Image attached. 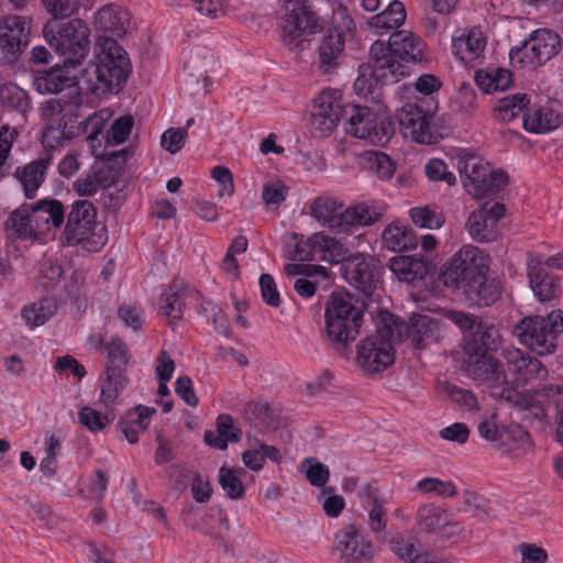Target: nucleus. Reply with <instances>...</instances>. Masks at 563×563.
<instances>
[{
	"label": "nucleus",
	"mask_w": 563,
	"mask_h": 563,
	"mask_svg": "<svg viewBox=\"0 0 563 563\" xmlns=\"http://www.w3.org/2000/svg\"><path fill=\"white\" fill-rule=\"evenodd\" d=\"M36 89L41 93H56V98L47 100L42 107L44 128L42 143L54 148L70 139L68 125L80 117L82 97L73 78L66 77L62 69H51L35 79Z\"/></svg>",
	"instance_id": "obj_1"
},
{
	"label": "nucleus",
	"mask_w": 563,
	"mask_h": 563,
	"mask_svg": "<svg viewBox=\"0 0 563 563\" xmlns=\"http://www.w3.org/2000/svg\"><path fill=\"white\" fill-rule=\"evenodd\" d=\"M405 325L389 312H383L375 333L361 340L355 362L367 374L385 371L395 361L394 345L402 341Z\"/></svg>",
	"instance_id": "obj_2"
},
{
	"label": "nucleus",
	"mask_w": 563,
	"mask_h": 563,
	"mask_svg": "<svg viewBox=\"0 0 563 563\" xmlns=\"http://www.w3.org/2000/svg\"><path fill=\"white\" fill-rule=\"evenodd\" d=\"M64 246H80L88 252H98L107 241V228L97 221V209L89 200L71 203L66 225L59 236Z\"/></svg>",
	"instance_id": "obj_3"
},
{
	"label": "nucleus",
	"mask_w": 563,
	"mask_h": 563,
	"mask_svg": "<svg viewBox=\"0 0 563 563\" xmlns=\"http://www.w3.org/2000/svg\"><path fill=\"white\" fill-rule=\"evenodd\" d=\"M563 333V310H553L544 317L522 318L512 330L518 342L540 356L553 354L558 338Z\"/></svg>",
	"instance_id": "obj_4"
},
{
	"label": "nucleus",
	"mask_w": 563,
	"mask_h": 563,
	"mask_svg": "<svg viewBox=\"0 0 563 563\" xmlns=\"http://www.w3.org/2000/svg\"><path fill=\"white\" fill-rule=\"evenodd\" d=\"M363 311L346 294H333L324 309L325 338L338 347H345L360 332Z\"/></svg>",
	"instance_id": "obj_5"
},
{
	"label": "nucleus",
	"mask_w": 563,
	"mask_h": 563,
	"mask_svg": "<svg viewBox=\"0 0 563 563\" xmlns=\"http://www.w3.org/2000/svg\"><path fill=\"white\" fill-rule=\"evenodd\" d=\"M311 214L323 225L349 233L353 228L371 225L380 213L365 203L344 209L343 203L331 197H319L310 205Z\"/></svg>",
	"instance_id": "obj_6"
},
{
	"label": "nucleus",
	"mask_w": 563,
	"mask_h": 563,
	"mask_svg": "<svg viewBox=\"0 0 563 563\" xmlns=\"http://www.w3.org/2000/svg\"><path fill=\"white\" fill-rule=\"evenodd\" d=\"M44 36L49 46L60 55L65 65L81 64L90 51V29L79 18L60 23L56 29L52 27L51 23L46 24Z\"/></svg>",
	"instance_id": "obj_7"
},
{
	"label": "nucleus",
	"mask_w": 563,
	"mask_h": 563,
	"mask_svg": "<svg viewBox=\"0 0 563 563\" xmlns=\"http://www.w3.org/2000/svg\"><path fill=\"white\" fill-rule=\"evenodd\" d=\"M278 26L283 46L299 53L303 49L305 36L318 27V18L308 0H282Z\"/></svg>",
	"instance_id": "obj_8"
},
{
	"label": "nucleus",
	"mask_w": 563,
	"mask_h": 563,
	"mask_svg": "<svg viewBox=\"0 0 563 563\" xmlns=\"http://www.w3.org/2000/svg\"><path fill=\"white\" fill-rule=\"evenodd\" d=\"M98 63L85 69L88 81L96 77L107 89L118 87L130 73V59L126 52L111 36H100L97 40Z\"/></svg>",
	"instance_id": "obj_9"
},
{
	"label": "nucleus",
	"mask_w": 563,
	"mask_h": 563,
	"mask_svg": "<svg viewBox=\"0 0 563 563\" xmlns=\"http://www.w3.org/2000/svg\"><path fill=\"white\" fill-rule=\"evenodd\" d=\"M457 168L463 177L465 189L475 198L495 194L508 181V176L505 172L492 170L488 163L475 154H461Z\"/></svg>",
	"instance_id": "obj_10"
},
{
	"label": "nucleus",
	"mask_w": 563,
	"mask_h": 563,
	"mask_svg": "<svg viewBox=\"0 0 563 563\" xmlns=\"http://www.w3.org/2000/svg\"><path fill=\"white\" fill-rule=\"evenodd\" d=\"M463 362V369L473 380L485 384L494 397L512 401L515 390L508 386V380L500 364L485 352H470Z\"/></svg>",
	"instance_id": "obj_11"
},
{
	"label": "nucleus",
	"mask_w": 563,
	"mask_h": 563,
	"mask_svg": "<svg viewBox=\"0 0 563 563\" xmlns=\"http://www.w3.org/2000/svg\"><path fill=\"white\" fill-rule=\"evenodd\" d=\"M107 351V379L101 386L100 401L109 408L115 405L119 395L128 385L125 365L130 360L129 349L125 343L114 338L106 344Z\"/></svg>",
	"instance_id": "obj_12"
},
{
	"label": "nucleus",
	"mask_w": 563,
	"mask_h": 563,
	"mask_svg": "<svg viewBox=\"0 0 563 563\" xmlns=\"http://www.w3.org/2000/svg\"><path fill=\"white\" fill-rule=\"evenodd\" d=\"M33 19L8 14L0 20V65L15 63L30 44Z\"/></svg>",
	"instance_id": "obj_13"
},
{
	"label": "nucleus",
	"mask_w": 563,
	"mask_h": 563,
	"mask_svg": "<svg viewBox=\"0 0 563 563\" xmlns=\"http://www.w3.org/2000/svg\"><path fill=\"white\" fill-rule=\"evenodd\" d=\"M561 38L553 31L540 29L534 31L520 47L511 48L509 57L512 64L543 65L558 54Z\"/></svg>",
	"instance_id": "obj_14"
},
{
	"label": "nucleus",
	"mask_w": 563,
	"mask_h": 563,
	"mask_svg": "<svg viewBox=\"0 0 563 563\" xmlns=\"http://www.w3.org/2000/svg\"><path fill=\"white\" fill-rule=\"evenodd\" d=\"M486 269L487 256L484 252L467 245L454 254L442 273V279L446 287L459 288Z\"/></svg>",
	"instance_id": "obj_15"
},
{
	"label": "nucleus",
	"mask_w": 563,
	"mask_h": 563,
	"mask_svg": "<svg viewBox=\"0 0 563 563\" xmlns=\"http://www.w3.org/2000/svg\"><path fill=\"white\" fill-rule=\"evenodd\" d=\"M506 213L500 202L488 200L474 210L466 221L470 236L479 243H489L498 238V222Z\"/></svg>",
	"instance_id": "obj_16"
},
{
	"label": "nucleus",
	"mask_w": 563,
	"mask_h": 563,
	"mask_svg": "<svg viewBox=\"0 0 563 563\" xmlns=\"http://www.w3.org/2000/svg\"><path fill=\"white\" fill-rule=\"evenodd\" d=\"M344 106L335 92L324 90L313 102L310 114V130L316 137H327L343 117Z\"/></svg>",
	"instance_id": "obj_17"
},
{
	"label": "nucleus",
	"mask_w": 563,
	"mask_h": 563,
	"mask_svg": "<svg viewBox=\"0 0 563 563\" xmlns=\"http://www.w3.org/2000/svg\"><path fill=\"white\" fill-rule=\"evenodd\" d=\"M332 550L343 563H367L374 556L372 543L361 537L352 523L336 532Z\"/></svg>",
	"instance_id": "obj_18"
},
{
	"label": "nucleus",
	"mask_w": 563,
	"mask_h": 563,
	"mask_svg": "<svg viewBox=\"0 0 563 563\" xmlns=\"http://www.w3.org/2000/svg\"><path fill=\"white\" fill-rule=\"evenodd\" d=\"M396 118L406 137L421 144L437 142V134L430 123L431 117L417 104H404L397 110Z\"/></svg>",
	"instance_id": "obj_19"
},
{
	"label": "nucleus",
	"mask_w": 563,
	"mask_h": 563,
	"mask_svg": "<svg viewBox=\"0 0 563 563\" xmlns=\"http://www.w3.org/2000/svg\"><path fill=\"white\" fill-rule=\"evenodd\" d=\"M369 55L372 76L376 81L383 85L395 84L408 75V66L394 56L384 42L375 41Z\"/></svg>",
	"instance_id": "obj_20"
},
{
	"label": "nucleus",
	"mask_w": 563,
	"mask_h": 563,
	"mask_svg": "<svg viewBox=\"0 0 563 563\" xmlns=\"http://www.w3.org/2000/svg\"><path fill=\"white\" fill-rule=\"evenodd\" d=\"M361 241V235L332 236L324 232H318L310 236V244L321 253V258L331 264L347 263L354 253V249Z\"/></svg>",
	"instance_id": "obj_21"
},
{
	"label": "nucleus",
	"mask_w": 563,
	"mask_h": 563,
	"mask_svg": "<svg viewBox=\"0 0 563 563\" xmlns=\"http://www.w3.org/2000/svg\"><path fill=\"white\" fill-rule=\"evenodd\" d=\"M417 522L421 529L442 538L461 534L464 527L456 521L452 514L435 505H423L417 511Z\"/></svg>",
	"instance_id": "obj_22"
},
{
	"label": "nucleus",
	"mask_w": 563,
	"mask_h": 563,
	"mask_svg": "<svg viewBox=\"0 0 563 563\" xmlns=\"http://www.w3.org/2000/svg\"><path fill=\"white\" fill-rule=\"evenodd\" d=\"M344 278L365 296H371L379 280L375 260L369 256L364 257L362 253L353 255L344 265Z\"/></svg>",
	"instance_id": "obj_23"
},
{
	"label": "nucleus",
	"mask_w": 563,
	"mask_h": 563,
	"mask_svg": "<svg viewBox=\"0 0 563 563\" xmlns=\"http://www.w3.org/2000/svg\"><path fill=\"white\" fill-rule=\"evenodd\" d=\"M344 45V35L338 30H328L319 37L313 63L322 74H330L339 67Z\"/></svg>",
	"instance_id": "obj_24"
},
{
	"label": "nucleus",
	"mask_w": 563,
	"mask_h": 563,
	"mask_svg": "<svg viewBox=\"0 0 563 563\" xmlns=\"http://www.w3.org/2000/svg\"><path fill=\"white\" fill-rule=\"evenodd\" d=\"M487 37L478 27H472L452 37V52L465 65L481 63L484 58Z\"/></svg>",
	"instance_id": "obj_25"
},
{
	"label": "nucleus",
	"mask_w": 563,
	"mask_h": 563,
	"mask_svg": "<svg viewBox=\"0 0 563 563\" xmlns=\"http://www.w3.org/2000/svg\"><path fill=\"white\" fill-rule=\"evenodd\" d=\"M386 47L405 65L409 63L416 64L424 59V42L418 35L407 30L394 32L389 36Z\"/></svg>",
	"instance_id": "obj_26"
},
{
	"label": "nucleus",
	"mask_w": 563,
	"mask_h": 563,
	"mask_svg": "<svg viewBox=\"0 0 563 563\" xmlns=\"http://www.w3.org/2000/svg\"><path fill=\"white\" fill-rule=\"evenodd\" d=\"M93 25L98 32L121 37L131 27V15L122 7L107 4L95 13Z\"/></svg>",
	"instance_id": "obj_27"
},
{
	"label": "nucleus",
	"mask_w": 563,
	"mask_h": 563,
	"mask_svg": "<svg viewBox=\"0 0 563 563\" xmlns=\"http://www.w3.org/2000/svg\"><path fill=\"white\" fill-rule=\"evenodd\" d=\"M486 271L477 273L470 279L464 287L467 301L474 306H490L496 302L501 295V286L498 280L488 278Z\"/></svg>",
	"instance_id": "obj_28"
},
{
	"label": "nucleus",
	"mask_w": 563,
	"mask_h": 563,
	"mask_svg": "<svg viewBox=\"0 0 563 563\" xmlns=\"http://www.w3.org/2000/svg\"><path fill=\"white\" fill-rule=\"evenodd\" d=\"M400 322L405 325L402 336L406 333L412 345L418 349L423 347L429 342H435L440 338V321L430 316L413 314L409 324Z\"/></svg>",
	"instance_id": "obj_29"
},
{
	"label": "nucleus",
	"mask_w": 563,
	"mask_h": 563,
	"mask_svg": "<svg viewBox=\"0 0 563 563\" xmlns=\"http://www.w3.org/2000/svg\"><path fill=\"white\" fill-rule=\"evenodd\" d=\"M388 266L397 279L404 283L422 279L429 272L428 262L413 255L391 257Z\"/></svg>",
	"instance_id": "obj_30"
},
{
	"label": "nucleus",
	"mask_w": 563,
	"mask_h": 563,
	"mask_svg": "<svg viewBox=\"0 0 563 563\" xmlns=\"http://www.w3.org/2000/svg\"><path fill=\"white\" fill-rule=\"evenodd\" d=\"M406 21V10L402 2L395 0L387 8L369 18L367 25L377 35H385L399 29Z\"/></svg>",
	"instance_id": "obj_31"
},
{
	"label": "nucleus",
	"mask_w": 563,
	"mask_h": 563,
	"mask_svg": "<svg viewBox=\"0 0 563 563\" xmlns=\"http://www.w3.org/2000/svg\"><path fill=\"white\" fill-rule=\"evenodd\" d=\"M51 158L44 157L35 159L15 170V177L23 187L26 198L32 199L36 190L42 186Z\"/></svg>",
	"instance_id": "obj_32"
},
{
	"label": "nucleus",
	"mask_w": 563,
	"mask_h": 563,
	"mask_svg": "<svg viewBox=\"0 0 563 563\" xmlns=\"http://www.w3.org/2000/svg\"><path fill=\"white\" fill-rule=\"evenodd\" d=\"M191 296L189 289L180 288L176 284L162 294L158 308L161 313L169 319L170 325L183 318L184 309Z\"/></svg>",
	"instance_id": "obj_33"
},
{
	"label": "nucleus",
	"mask_w": 563,
	"mask_h": 563,
	"mask_svg": "<svg viewBox=\"0 0 563 563\" xmlns=\"http://www.w3.org/2000/svg\"><path fill=\"white\" fill-rule=\"evenodd\" d=\"M343 117H346L345 132L354 137L367 141L374 123V115L367 108L345 104Z\"/></svg>",
	"instance_id": "obj_34"
},
{
	"label": "nucleus",
	"mask_w": 563,
	"mask_h": 563,
	"mask_svg": "<svg viewBox=\"0 0 563 563\" xmlns=\"http://www.w3.org/2000/svg\"><path fill=\"white\" fill-rule=\"evenodd\" d=\"M155 412V408L139 405L125 413L120 421V427L130 443L139 441V433L148 428L151 417Z\"/></svg>",
	"instance_id": "obj_35"
},
{
	"label": "nucleus",
	"mask_w": 563,
	"mask_h": 563,
	"mask_svg": "<svg viewBox=\"0 0 563 563\" xmlns=\"http://www.w3.org/2000/svg\"><path fill=\"white\" fill-rule=\"evenodd\" d=\"M501 344V338L498 329L487 322L477 324L476 329L472 332V339L466 343V353L470 352H485L496 351Z\"/></svg>",
	"instance_id": "obj_36"
},
{
	"label": "nucleus",
	"mask_w": 563,
	"mask_h": 563,
	"mask_svg": "<svg viewBox=\"0 0 563 563\" xmlns=\"http://www.w3.org/2000/svg\"><path fill=\"white\" fill-rule=\"evenodd\" d=\"M475 81L486 93L507 90L512 84V74L505 68L488 67L477 70Z\"/></svg>",
	"instance_id": "obj_37"
},
{
	"label": "nucleus",
	"mask_w": 563,
	"mask_h": 563,
	"mask_svg": "<svg viewBox=\"0 0 563 563\" xmlns=\"http://www.w3.org/2000/svg\"><path fill=\"white\" fill-rule=\"evenodd\" d=\"M240 437L241 430L234 424L232 417L225 413L217 419V434L213 431L205 432V441L219 450H225L229 441L236 442Z\"/></svg>",
	"instance_id": "obj_38"
},
{
	"label": "nucleus",
	"mask_w": 563,
	"mask_h": 563,
	"mask_svg": "<svg viewBox=\"0 0 563 563\" xmlns=\"http://www.w3.org/2000/svg\"><path fill=\"white\" fill-rule=\"evenodd\" d=\"M382 239L384 245L393 252L415 249L418 244L412 230L398 223L387 225L383 231Z\"/></svg>",
	"instance_id": "obj_39"
},
{
	"label": "nucleus",
	"mask_w": 563,
	"mask_h": 563,
	"mask_svg": "<svg viewBox=\"0 0 563 563\" xmlns=\"http://www.w3.org/2000/svg\"><path fill=\"white\" fill-rule=\"evenodd\" d=\"M499 441L508 446L517 457L526 455L532 449L529 433L521 426L515 423L501 430Z\"/></svg>",
	"instance_id": "obj_40"
},
{
	"label": "nucleus",
	"mask_w": 563,
	"mask_h": 563,
	"mask_svg": "<svg viewBox=\"0 0 563 563\" xmlns=\"http://www.w3.org/2000/svg\"><path fill=\"white\" fill-rule=\"evenodd\" d=\"M529 280L534 295L540 301L551 300L559 290V280L541 267L534 266L530 268Z\"/></svg>",
	"instance_id": "obj_41"
},
{
	"label": "nucleus",
	"mask_w": 563,
	"mask_h": 563,
	"mask_svg": "<svg viewBox=\"0 0 563 563\" xmlns=\"http://www.w3.org/2000/svg\"><path fill=\"white\" fill-rule=\"evenodd\" d=\"M113 112L108 109H101L89 115L85 122V132L87 133V141L90 143L92 154L99 156L97 151L101 147L102 143L99 135L103 139V128L106 123L111 119Z\"/></svg>",
	"instance_id": "obj_42"
},
{
	"label": "nucleus",
	"mask_w": 563,
	"mask_h": 563,
	"mask_svg": "<svg viewBox=\"0 0 563 563\" xmlns=\"http://www.w3.org/2000/svg\"><path fill=\"white\" fill-rule=\"evenodd\" d=\"M0 103L7 109L19 111L23 117L31 109L26 91L13 82L0 86Z\"/></svg>",
	"instance_id": "obj_43"
},
{
	"label": "nucleus",
	"mask_w": 563,
	"mask_h": 563,
	"mask_svg": "<svg viewBox=\"0 0 563 563\" xmlns=\"http://www.w3.org/2000/svg\"><path fill=\"white\" fill-rule=\"evenodd\" d=\"M526 93H515L501 98L494 108L496 119L500 122H510L516 119L529 104Z\"/></svg>",
	"instance_id": "obj_44"
},
{
	"label": "nucleus",
	"mask_w": 563,
	"mask_h": 563,
	"mask_svg": "<svg viewBox=\"0 0 563 563\" xmlns=\"http://www.w3.org/2000/svg\"><path fill=\"white\" fill-rule=\"evenodd\" d=\"M56 302L52 298H44L22 310V317L31 328L44 324L56 311Z\"/></svg>",
	"instance_id": "obj_45"
},
{
	"label": "nucleus",
	"mask_w": 563,
	"mask_h": 563,
	"mask_svg": "<svg viewBox=\"0 0 563 563\" xmlns=\"http://www.w3.org/2000/svg\"><path fill=\"white\" fill-rule=\"evenodd\" d=\"M559 123V117L550 109H538L523 118V128L532 133L548 132Z\"/></svg>",
	"instance_id": "obj_46"
},
{
	"label": "nucleus",
	"mask_w": 563,
	"mask_h": 563,
	"mask_svg": "<svg viewBox=\"0 0 563 563\" xmlns=\"http://www.w3.org/2000/svg\"><path fill=\"white\" fill-rule=\"evenodd\" d=\"M299 471L302 473L310 485L323 488L330 478V470L327 465L314 457H306L299 464Z\"/></svg>",
	"instance_id": "obj_47"
},
{
	"label": "nucleus",
	"mask_w": 563,
	"mask_h": 563,
	"mask_svg": "<svg viewBox=\"0 0 563 563\" xmlns=\"http://www.w3.org/2000/svg\"><path fill=\"white\" fill-rule=\"evenodd\" d=\"M7 228L20 239H34L27 205H23L10 213Z\"/></svg>",
	"instance_id": "obj_48"
},
{
	"label": "nucleus",
	"mask_w": 563,
	"mask_h": 563,
	"mask_svg": "<svg viewBox=\"0 0 563 563\" xmlns=\"http://www.w3.org/2000/svg\"><path fill=\"white\" fill-rule=\"evenodd\" d=\"M538 394L544 398L548 405H553L556 410L558 440L563 444V386L545 385L539 389Z\"/></svg>",
	"instance_id": "obj_49"
},
{
	"label": "nucleus",
	"mask_w": 563,
	"mask_h": 563,
	"mask_svg": "<svg viewBox=\"0 0 563 563\" xmlns=\"http://www.w3.org/2000/svg\"><path fill=\"white\" fill-rule=\"evenodd\" d=\"M133 124L132 115H123L117 119L103 136L106 147L124 143L131 133Z\"/></svg>",
	"instance_id": "obj_50"
},
{
	"label": "nucleus",
	"mask_w": 563,
	"mask_h": 563,
	"mask_svg": "<svg viewBox=\"0 0 563 563\" xmlns=\"http://www.w3.org/2000/svg\"><path fill=\"white\" fill-rule=\"evenodd\" d=\"M409 214L416 225L424 229H439L445 221L442 213L428 206L411 208Z\"/></svg>",
	"instance_id": "obj_51"
},
{
	"label": "nucleus",
	"mask_w": 563,
	"mask_h": 563,
	"mask_svg": "<svg viewBox=\"0 0 563 563\" xmlns=\"http://www.w3.org/2000/svg\"><path fill=\"white\" fill-rule=\"evenodd\" d=\"M219 484L230 499H241L245 494L242 481L232 468L225 466L220 468Z\"/></svg>",
	"instance_id": "obj_52"
},
{
	"label": "nucleus",
	"mask_w": 563,
	"mask_h": 563,
	"mask_svg": "<svg viewBox=\"0 0 563 563\" xmlns=\"http://www.w3.org/2000/svg\"><path fill=\"white\" fill-rule=\"evenodd\" d=\"M547 374L548 371L542 363L538 358L530 356L527 358L522 369L512 378V384L525 386L534 378H544Z\"/></svg>",
	"instance_id": "obj_53"
},
{
	"label": "nucleus",
	"mask_w": 563,
	"mask_h": 563,
	"mask_svg": "<svg viewBox=\"0 0 563 563\" xmlns=\"http://www.w3.org/2000/svg\"><path fill=\"white\" fill-rule=\"evenodd\" d=\"M417 489L423 494H435L440 497H453L457 494L452 482H443L435 477H427L417 483Z\"/></svg>",
	"instance_id": "obj_54"
},
{
	"label": "nucleus",
	"mask_w": 563,
	"mask_h": 563,
	"mask_svg": "<svg viewBox=\"0 0 563 563\" xmlns=\"http://www.w3.org/2000/svg\"><path fill=\"white\" fill-rule=\"evenodd\" d=\"M37 206L45 214V219L51 229H58L65 220V210L63 203L57 199H42Z\"/></svg>",
	"instance_id": "obj_55"
},
{
	"label": "nucleus",
	"mask_w": 563,
	"mask_h": 563,
	"mask_svg": "<svg viewBox=\"0 0 563 563\" xmlns=\"http://www.w3.org/2000/svg\"><path fill=\"white\" fill-rule=\"evenodd\" d=\"M45 10L55 19H66L80 8L79 0H41Z\"/></svg>",
	"instance_id": "obj_56"
},
{
	"label": "nucleus",
	"mask_w": 563,
	"mask_h": 563,
	"mask_svg": "<svg viewBox=\"0 0 563 563\" xmlns=\"http://www.w3.org/2000/svg\"><path fill=\"white\" fill-rule=\"evenodd\" d=\"M424 173L431 181H444L449 186L456 183L455 175L449 170L448 165L439 158H432L424 165Z\"/></svg>",
	"instance_id": "obj_57"
},
{
	"label": "nucleus",
	"mask_w": 563,
	"mask_h": 563,
	"mask_svg": "<svg viewBox=\"0 0 563 563\" xmlns=\"http://www.w3.org/2000/svg\"><path fill=\"white\" fill-rule=\"evenodd\" d=\"M79 423L91 432L103 430L110 422L107 415H102L91 407H82L78 412Z\"/></svg>",
	"instance_id": "obj_58"
},
{
	"label": "nucleus",
	"mask_w": 563,
	"mask_h": 563,
	"mask_svg": "<svg viewBox=\"0 0 563 563\" xmlns=\"http://www.w3.org/2000/svg\"><path fill=\"white\" fill-rule=\"evenodd\" d=\"M318 500L321 501L325 515L331 518L339 517L345 507L344 498L335 495L332 487L323 488Z\"/></svg>",
	"instance_id": "obj_59"
},
{
	"label": "nucleus",
	"mask_w": 563,
	"mask_h": 563,
	"mask_svg": "<svg viewBox=\"0 0 563 563\" xmlns=\"http://www.w3.org/2000/svg\"><path fill=\"white\" fill-rule=\"evenodd\" d=\"M287 187L280 181H269L263 185L262 199L267 207L278 208L286 199Z\"/></svg>",
	"instance_id": "obj_60"
},
{
	"label": "nucleus",
	"mask_w": 563,
	"mask_h": 563,
	"mask_svg": "<svg viewBox=\"0 0 563 563\" xmlns=\"http://www.w3.org/2000/svg\"><path fill=\"white\" fill-rule=\"evenodd\" d=\"M188 136L186 128H169L161 137L162 147L170 154H176L185 145Z\"/></svg>",
	"instance_id": "obj_61"
},
{
	"label": "nucleus",
	"mask_w": 563,
	"mask_h": 563,
	"mask_svg": "<svg viewBox=\"0 0 563 563\" xmlns=\"http://www.w3.org/2000/svg\"><path fill=\"white\" fill-rule=\"evenodd\" d=\"M368 166L380 179H389L395 173V165L390 157L382 152L369 154Z\"/></svg>",
	"instance_id": "obj_62"
},
{
	"label": "nucleus",
	"mask_w": 563,
	"mask_h": 563,
	"mask_svg": "<svg viewBox=\"0 0 563 563\" xmlns=\"http://www.w3.org/2000/svg\"><path fill=\"white\" fill-rule=\"evenodd\" d=\"M371 505L369 509V527L373 532H380L386 527V509L383 501L376 496H368Z\"/></svg>",
	"instance_id": "obj_63"
},
{
	"label": "nucleus",
	"mask_w": 563,
	"mask_h": 563,
	"mask_svg": "<svg viewBox=\"0 0 563 563\" xmlns=\"http://www.w3.org/2000/svg\"><path fill=\"white\" fill-rule=\"evenodd\" d=\"M260 288L263 300L271 307H279L282 299L274 278L269 274L260 277Z\"/></svg>",
	"instance_id": "obj_64"
}]
</instances>
